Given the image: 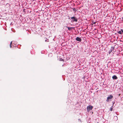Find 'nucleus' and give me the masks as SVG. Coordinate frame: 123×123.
<instances>
[{
  "label": "nucleus",
  "mask_w": 123,
  "mask_h": 123,
  "mask_svg": "<svg viewBox=\"0 0 123 123\" xmlns=\"http://www.w3.org/2000/svg\"><path fill=\"white\" fill-rule=\"evenodd\" d=\"M113 98V96L111 95H110L107 98V99L106 100V101L108 102L109 101L110 99H111Z\"/></svg>",
  "instance_id": "obj_2"
},
{
  "label": "nucleus",
  "mask_w": 123,
  "mask_h": 123,
  "mask_svg": "<svg viewBox=\"0 0 123 123\" xmlns=\"http://www.w3.org/2000/svg\"><path fill=\"white\" fill-rule=\"evenodd\" d=\"M12 41H11V42L10 43V45H12Z\"/></svg>",
  "instance_id": "obj_12"
},
{
  "label": "nucleus",
  "mask_w": 123,
  "mask_h": 123,
  "mask_svg": "<svg viewBox=\"0 0 123 123\" xmlns=\"http://www.w3.org/2000/svg\"><path fill=\"white\" fill-rule=\"evenodd\" d=\"M10 48H11L12 47V45H10Z\"/></svg>",
  "instance_id": "obj_13"
},
{
  "label": "nucleus",
  "mask_w": 123,
  "mask_h": 123,
  "mask_svg": "<svg viewBox=\"0 0 123 123\" xmlns=\"http://www.w3.org/2000/svg\"><path fill=\"white\" fill-rule=\"evenodd\" d=\"M71 18L72 19V21L73 22L75 21L77 22V18L74 17H71Z\"/></svg>",
  "instance_id": "obj_3"
},
{
  "label": "nucleus",
  "mask_w": 123,
  "mask_h": 123,
  "mask_svg": "<svg viewBox=\"0 0 123 123\" xmlns=\"http://www.w3.org/2000/svg\"><path fill=\"white\" fill-rule=\"evenodd\" d=\"M94 24H95V22H94Z\"/></svg>",
  "instance_id": "obj_16"
},
{
  "label": "nucleus",
  "mask_w": 123,
  "mask_h": 123,
  "mask_svg": "<svg viewBox=\"0 0 123 123\" xmlns=\"http://www.w3.org/2000/svg\"><path fill=\"white\" fill-rule=\"evenodd\" d=\"M121 95V94H118V96H119Z\"/></svg>",
  "instance_id": "obj_14"
},
{
  "label": "nucleus",
  "mask_w": 123,
  "mask_h": 123,
  "mask_svg": "<svg viewBox=\"0 0 123 123\" xmlns=\"http://www.w3.org/2000/svg\"><path fill=\"white\" fill-rule=\"evenodd\" d=\"M121 31L122 32V33H123V29H121Z\"/></svg>",
  "instance_id": "obj_11"
},
{
  "label": "nucleus",
  "mask_w": 123,
  "mask_h": 123,
  "mask_svg": "<svg viewBox=\"0 0 123 123\" xmlns=\"http://www.w3.org/2000/svg\"><path fill=\"white\" fill-rule=\"evenodd\" d=\"M66 27L69 30H71V27H68V26H66Z\"/></svg>",
  "instance_id": "obj_7"
},
{
  "label": "nucleus",
  "mask_w": 123,
  "mask_h": 123,
  "mask_svg": "<svg viewBox=\"0 0 123 123\" xmlns=\"http://www.w3.org/2000/svg\"><path fill=\"white\" fill-rule=\"evenodd\" d=\"M117 34L116 33H115V34Z\"/></svg>",
  "instance_id": "obj_17"
},
{
  "label": "nucleus",
  "mask_w": 123,
  "mask_h": 123,
  "mask_svg": "<svg viewBox=\"0 0 123 123\" xmlns=\"http://www.w3.org/2000/svg\"><path fill=\"white\" fill-rule=\"evenodd\" d=\"M93 108V107L92 106L89 105L88 106L87 108V111H90L92 110Z\"/></svg>",
  "instance_id": "obj_1"
},
{
  "label": "nucleus",
  "mask_w": 123,
  "mask_h": 123,
  "mask_svg": "<svg viewBox=\"0 0 123 123\" xmlns=\"http://www.w3.org/2000/svg\"><path fill=\"white\" fill-rule=\"evenodd\" d=\"M59 60L60 61H64V60L61 58H59Z\"/></svg>",
  "instance_id": "obj_8"
},
{
  "label": "nucleus",
  "mask_w": 123,
  "mask_h": 123,
  "mask_svg": "<svg viewBox=\"0 0 123 123\" xmlns=\"http://www.w3.org/2000/svg\"><path fill=\"white\" fill-rule=\"evenodd\" d=\"M117 32L119 34H122V32L121 31H119Z\"/></svg>",
  "instance_id": "obj_6"
},
{
  "label": "nucleus",
  "mask_w": 123,
  "mask_h": 123,
  "mask_svg": "<svg viewBox=\"0 0 123 123\" xmlns=\"http://www.w3.org/2000/svg\"><path fill=\"white\" fill-rule=\"evenodd\" d=\"M112 50H110L109 52V54H110L111 53L112 51Z\"/></svg>",
  "instance_id": "obj_9"
},
{
  "label": "nucleus",
  "mask_w": 123,
  "mask_h": 123,
  "mask_svg": "<svg viewBox=\"0 0 123 123\" xmlns=\"http://www.w3.org/2000/svg\"><path fill=\"white\" fill-rule=\"evenodd\" d=\"M73 9V10H75V8H74Z\"/></svg>",
  "instance_id": "obj_15"
},
{
  "label": "nucleus",
  "mask_w": 123,
  "mask_h": 123,
  "mask_svg": "<svg viewBox=\"0 0 123 123\" xmlns=\"http://www.w3.org/2000/svg\"><path fill=\"white\" fill-rule=\"evenodd\" d=\"M110 110H111V111H112V107H111V108H110Z\"/></svg>",
  "instance_id": "obj_10"
},
{
  "label": "nucleus",
  "mask_w": 123,
  "mask_h": 123,
  "mask_svg": "<svg viewBox=\"0 0 123 123\" xmlns=\"http://www.w3.org/2000/svg\"><path fill=\"white\" fill-rule=\"evenodd\" d=\"M112 78L113 79L116 80L117 79V77L115 75H114L112 76Z\"/></svg>",
  "instance_id": "obj_5"
},
{
  "label": "nucleus",
  "mask_w": 123,
  "mask_h": 123,
  "mask_svg": "<svg viewBox=\"0 0 123 123\" xmlns=\"http://www.w3.org/2000/svg\"><path fill=\"white\" fill-rule=\"evenodd\" d=\"M76 40L77 41L80 42L81 41V39L80 37H77L76 38Z\"/></svg>",
  "instance_id": "obj_4"
}]
</instances>
